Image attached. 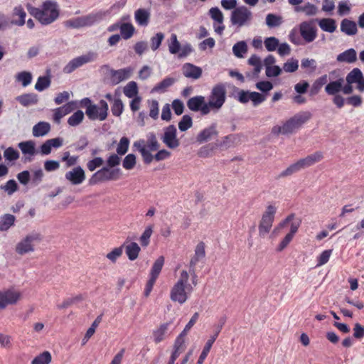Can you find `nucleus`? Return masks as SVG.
I'll return each instance as SVG.
<instances>
[{
    "label": "nucleus",
    "mask_w": 364,
    "mask_h": 364,
    "mask_svg": "<svg viewBox=\"0 0 364 364\" xmlns=\"http://www.w3.org/2000/svg\"><path fill=\"white\" fill-rule=\"evenodd\" d=\"M27 10L43 26L53 23L60 16L58 4L50 0L44 1L39 7L28 4Z\"/></svg>",
    "instance_id": "1"
},
{
    "label": "nucleus",
    "mask_w": 364,
    "mask_h": 364,
    "mask_svg": "<svg viewBox=\"0 0 364 364\" xmlns=\"http://www.w3.org/2000/svg\"><path fill=\"white\" fill-rule=\"evenodd\" d=\"M311 116L310 112H300L287 120L282 126H274L272 129V134L277 136L280 134L284 135L293 134L309 121Z\"/></svg>",
    "instance_id": "2"
},
{
    "label": "nucleus",
    "mask_w": 364,
    "mask_h": 364,
    "mask_svg": "<svg viewBox=\"0 0 364 364\" xmlns=\"http://www.w3.org/2000/svg\"><path fill=\"white\" fill-rule=\"evenodd\" d=\"M189 274L186 270L181 272L180 277L173 286L170 291V299L180 304H184L188 299V295L192 292L193 287L188 284Z\"/></svg>",
    "instance_id": "3"
},
{
    "label": "nucleus",
    "mask_w": 364,
    "mask_h": 364,
    "mask_svg": "<svg viewBox=\"0 0 364 364\" xmlns=\"http://www.w3.org/2000/svg\"><path fill=\"white\" fill-rule=\"evenodd\" d=\"M133 146L141 154L144 163L150 164L154 160V156L151 152L157 151L160 144L156 134L154 132H149L146 135V141L144 139L136 141Z\"/></svg>",
    "instance_id": "4"
},
{
    "label": "nucleus",
    "mask_w": 364,
    "mask_h": 364,
    "mask_svg": "<svg viewBox=\"0 0 364 364\" xmlns=\"http://www.w3.org/2000/svg\"><path fill=\"white\" fill-rule=\"evenodd\" d=\"M226 86L223 83L215 85L208 96L207 105L210 111H219L226 100Z\"/></svg>",
    "instance_id": "5"
},
{
    "label": "nucleus",
    "mask_w": 364,
    "mask_h": 364,
    "mask_svg": "<svg viewBox=\"0 0 364 364\" xmlns=\"http://www.w3.org/2000/svg\"><path fill=\"white\" fill-rule=\"evenodd\" d=\"M121 176L122 171L119 168H109V167L104 166L91 176L88 183L90 186H94L101 182L117 181Z\"/></svg>",
    "instance_id": "6"
},
{
    "label": "nucleus",
    "mask_w": 364,
    "mask_h": 364,
    "mask_svg": "<svg viewBox=\"0 0 364 364\" xmlns=\"http://www.w3.org/2000/svg\"><path fill=\"white\" fill-rule=\"evenodd\" d=\"M277 208L272 205H267L265 211L262 213L259 221L258 230L260 237H265L270 232L274 220Z\"/></svg>",
    "instance_id": "7"
},
{
    "label": "nucleus",
    "mask_w": 364,
    "mask_h": 364,
    "mask_svg": "<svg viewBox=\"0 0 364 364\" xmlns=\"http://www.w3.org/2000/svg\"><path fill=\"white\" fill-rule=\"evenodd\" d=\"M42 236L37 232H33L26 235L16 246V252L20 255H23L34 251L35 242H41Z\"/></svg>",
    "instance_id": "8"
},
{
    "label": "nucleus",
    "mask_w": 364,
    "mask_h": 364,
    "mask_svg": "<svg viewBox=\"0 0 364 364\" xmlns=\"http://www.w3.org/2000/svg\"><path fill=\"white\" fill-rule=\"evenodd\" d=\"M13 17L18 16L19 18L11 19V21L4 14H0V31L4 30L12 25L22 26L26 23V13L21 6H16L12 13Z\"/></svg>",
    "instance_id": "9"
},
{
    "label": "nucleus",
    "mask_w": 364,
    "mask_h": 364,
    "mask_svg": "<svg viewBox=\"0 0 364 364\" xmlns=\"http://www.w3.org/2000/svg\"><path fill=\"white\" fill-rule=\"evenodd\" d=\"M98 54L94 51H89L87 53L71 60L64 68L63 73L70 74L84 64L93 62L97 60Z\"/></svg>",
    "instance_id": "10"
},
{
    "label": "nucleus",
    "mask_w": 364,
    "mask_h": 364,
    "mask_svg": "<svg viewBox=\"0 0 364 364\" xmlns=\"http://www.w3.org/2000/svg\"><path fill=\"white\" fill-rule=\"evenodd\" d=\"M102 18V14L101 13L92 14L87 16L68 20L65 21V26L73 28L89 26L101 20Z\"/></svg>",
    "instance_id": "11"
},
{
    "label": "nucleus",
    "mask_w": 364,
    "mask_h": 364,
    "mask_svg": "<svg viewBox=\"0 0 364 364\" xmlns=\"http://www.w3.org/2000/svg\"><path fill=\"white\" fill-rule=\"evenodd\" d=\"M164 264V257L163 256L159 257L154 262L151 269L149 279L146 284V288L144 290L145 296H148L152 291L153 287L163 268Z\"/></svg>",
    "instance_id": "12"
},
{
    "label": "nucleus",
    "mask_w": 364,
    "mask_h": 364,
    "mask_svg": "<svg viewBox=\"0 0 364 364\" xmlns=\"http://www.w3.org/2000/svg\"><path fill=\"white\" fill-rule=\"evenodd\" d=\"M108 105L106 101L101 100L100 107L97 105L90 106L86 109V114L90 120L99 119L103 121L107 117Z\"/></svg>",
    "instance_id": "13"
},
{
    "label": "nucleus",
    "mask_w": 364,
    "mask_h": 364,
    "mask_svg": "<svg viewBox=\"0 0 364 364\" xmlns=\"http://www.w3.org/2000/svg\"><path fill=\"white\" fill-rule=\"evenodd\" d=\"M226 322V317H222L219 320V323L215 326V333L210 336V338L206 342L200 356L198 360L197 363L198 364H203L204 362V360L206 358L208 353L210 352L213 344L215 341L216 338H218L219 333H220L223 326L225 325Z\"/></svg>",
    "instance_id": "14"
},
{
    "label": "nucleus",
    "mask_w": 364,
    "mask_h": 364,
    "mask_svg": "<svg viewBox=\"0 0 364 364\" xmlns=\"http://www.w3.org/2000/svg\"><path fill=\"white\" fill-rule=\"evenodd\" d=\"M299 32L304 41L307 43L313 42L317 36V28L313 21L301 22L299 24Z\"/></svg>",
    "instance_id": "15"
},
{
    "label": "nucleus",
    "mask_w": 364,
    "mask_h": 364,
    "mask_svg": "<svg viewBox=\"0 0 364 364\" xmlns=\"http://www.w3.org/2000/svg\"><path fill=\"white\" fill-rule=\"evenodd\" d=\"M251 11L247 7L242 6L235 9L231 14L230 20L233 25L242 26L251 18Z\"/></svg>",
    "instance_id": "16"
},
{
    "label": "nucleus",
    "mask_w": 364,
    "mask_h": 364,
    "mask_svg": "<svg viewBox=\"0 0 364 364\" xmlns=\"http://www.w3.org/2000/svg\"><path fill=\"white\" fill-rule=\"evenodd\" d=\"M187 107L193 112L200 111L203 115H207L210 112L208 105L205 101V97L201 95L191 97L187 101Z\"/></svg>",
    "instance_id": "17"
},
{
    "label": "nucleus",
    "mask_w": 364,
    "mask_h": 364,
    "mask_svg": "<svg viewBox=\"0 0 364 364\" xmlns=\"http://www.w3.org/2000/svg\"><path fill=\"white\" fill-rule=\"evenodd\" d=\"M176 128L174 125H169L164 129V134L161 138L162 141L170 149H176L179 144V140L176 137Z\"/></svg>",
    "instance_id": "18"
},
{
    "label": "nucleus",
    "mask_w": 364,
    "mask_h": 364,
    "mask_svg": "<svg viewBox=\"0 0 364 364\" xmlns=\"http://www.w3.org/2000/svg\"><path fill=\"white\" fill-rule=\"evenodd\" d=\"M20 297L21 294L18 291L13 290L0 291V309H4L8 305L15 304Z\"/></svg>",
    "instance_id": "19"
},
{
    "label": "nucleus",
    "mask_w": 364,
    "mask_h": 364,
    "mask_svg": "<svg viewBox=\"0 0 364 364\" xmlns=\"http://www.w3.org/2000/svg\"><path fill=\"white\" fill-rule=\"evenodd\" d=\"M133 73V68L127 67L119 70H110V80L113 85H117L122 81L129 79Z\"/></svg>",
    "instance_id": "20"
},
{
    "label": "nucleus",
    "mask_w": 364,
    "mask_h": 364,
    "mask_svg": "<svg viewBox=\"0 0 364 364\" xmlns=\"http://www.w3.org/2000/svg\"><path fill=\"white\" fill-rule=\"evenodd\" d=\"M65 178L72 185H79L85 181V173L83 168L78 166L73 168L71 171L66 172Z\"/></svg>",
    "instance_id": "21"
},
{
    "label": "nucleus",
    "mask_w": 364,
    "mask_h": 364,
    "mask_svg": "<svg viewBox=\"0 0 364 364\" xmlns=\"http://www.w3.org/2000/svg\"><path fill=\"white\" fill-rule=\"evenodd\" d=\"M323 153L318 151L310 155H308L305 158L299 159L298 162L300 165V167H301V168L303 169L311 166L314 164L321 161L323 159Z\"/></svg>",
    "instance_id": "22"
},
{
    "label": "nucleus",
    "mask_w": 364,
    "mask_h": 364,
    "mask_svg": "<svg viewBox=\"0 0 364 364\" xmlns=\"http://www.w3.org/2000/svg\"><path fill=\"white\" fill-rule=\"evenodd\" d=\"M218 134V132L216 129V124H213L208 128L204 129L202 130L196 137V140L199 143H203L213 139L215 136H217Z\"/></svg>",
    "instance_id": "23"
},
{
    "label": "nucleus",
    "mask_w": 364,
    "mask_h": 364,
    "mask_svg": "<svg viewBox=\"0 0 364 364\" xmlns=\"http://www.w3.org/2000/svg\"><path fill=\"white\" fill-rule=\"evenodd\" d=\"M150 17V11L146 9H139L134 12V19L136 23L141 27H146L149 25Z\"/></svg>",
    "instance_id": "24"
},
{
    "label": "nucleus",
    "mask_w": 364,
    "mask_h": 364,
    "mask_svg": "<svg viewBox=\"0 0 364 364\" xmlns=\"http://www.w3.org/2000/svg\"><path fill=\"white\" fill-rule=\"evenodd\" d=\"M63 144V139L60 138H54L48 139L41 146V152L43 155L50 154L52 147L58 148Z\"/></svg>",
    "instance_id": "25"
},
{
    "label": "nucleus",
    "mask_w": 364,
    "mask_h": 364,
    "mask_svg": "<svg viewBox=\"0 0 364 364\" xmlns=\"http://www.w3.org/2000/svg\"><path fill=\"white\" fill-rule=\"evenodd\" d=\"M184 76L193 79H198L202 75V69L191 63H186L183 67Z\"/></svg>",
    "instance_id": "26"
},
{
    "label": "nucleus",
    "mask_w": 364,
    "mask_h": 364,
    "mask_svg": "<svg viewBox=\"0 0 364 364\" xmlns=\"http://www.w3.org/2000/svg\"><path fill=\"white\" fill-rule=\"evenodd\" d=\"M344 83L343 78H338L336 80L331 81L325 87V92L328 95H338V92L341 91L343 85Z\"/></svg>",
    "instance_id": "27"
},
{
    "label": "nucleus",
    "mask_w": 364,
    "mask_h": 364,
    "mask_svg": "<svg viewBox=\"0 0 364 364\" xmlns=\"http://www.w3.org/2000/svg\"><path fill=\"white\" fill-rule=\"evenodd\" d=\"M16 217L10 213H6L0 217V232L8 231L11 227L14 226Z\"/></svg>",
    "instance_id": "28"
},
{
    "label": "nucleus",
    "mask_w": 364,
    "mask_h": 364,
    "mask_svg": "<svg viewBox=\"0 0 364 364\" xmlns=\"http://www.w3.org/2000/svg\"><path fill=\"white\" fill-rule=\"evenodd\" d=\"M337 61L341 63H353L357 60V53L355 49L349 48L337 55Z\"/></svg>",
    "instance_id": "29"
},
{
    "label": "nucleus",
    "mask_w": 364,
    "mask_h": 364,
    "mask_svg": "<svg viewBox=\"0 0 364 364\" xmlns=\"http://www.w3.org/2000/svg\"><path fill=\"white\" fill-rule=\"evenodd\" d=\"M50 131V124L47 122H39L35 124L32 134L35 137L43 136Z\"/></svg>",
    "instance_id": "30"
},
{
    "label": "nucleus",
    "mask_w": 364,
    "mask_h": 364,
    "mask_svg": "<svg viewBox=\"0 0 364 364\" xmlns=\"http://www.w3.org/2000/svg\"><path fill=\"white\" fill-rule=\"evenodd\" d=\"M16 100L23 107L36 105L38 101V95L34 93H26L19 95Z\"/></svg>",
    "instance_id": "31"
},
{
    "label": "nucleus",
    "mask_w": 364,
    "mask_h": 364,
    "mask_svg": "<svg viewBox=\"0 0 364 364\" xmlns=\"http://www.w3.org/2000/svg\"><path fill=\"white\" fill-rule=\"evenodd\" d=\"M341 31L348 36H353L357 33L358 28L354 21L344 18L341 23Z\"/></svg>",
    "instance_id": "32"
},
{
    "label": "nucleus",
    "mask_w": 364,
    "mask_h": 364,
    "mask_svg": "<svg viewBox=\"0 0 364 364\" xmlns=\"http://www.w3.org/2000/svg\"><path fill=\"white\" fill-rule=\"evenodd\" d=\"M171 323V321L162 323L156 330L154 331L153 336L154 341L156 343H159L164 339L165 334L166 333Z\"/></svg>",
    "instance_id": "33"
},
{
    "label": "nucleus",
    "mask_w": 364,
    "mask_h": 364,
    "mask_svg": "<svg viewBox=\"0 0 364 364\" xmlns=\"http://www.w3.org/2000/svg\"><path fill=\"white\" fill-rule=\"evenodd\" d=\"M140 250V247L135 242H132L125 246L126 255L131 261H134L138 257Z\"/></svg>",
    "instance_id": "34"
},
{
    "label": "nucleus",
    "mask_w": 364,
    "mask_h": 364,
    "mask_svg": "<svg viewBox=\"0 0 364 364\" xmlns=\"http://www.w3.org/2000/svg\"><path fill=\"white\" fill-rule=\"evenodd\" d=\"M18 146L25 155L32 156L36 154L35 143L31 140L20 142Z\"/></svg>",
    "instance_id": "35"
},
{
    "label": "nucleus",
    "mask_w": 364,
    "mask_h": 364,
    "mask_svg": "<svg viewBox=\"0 0 364 364\" xmlns=\"http://www.w3.org/2000/svg\"><path fill=\"white\" fill-rule=\"evenodd\" d=\"M135 32V28L130 23H123L120 25V36L124 40L131 38Z\"/></svg>",
    "instance_id": "36"
},
{
    "label": "nucleus",
    "mask_w": 364,
    "mask_h": 364,
    "mask_svg": "<svg viewBox=\"0 0 364 364\" xmlns=\"http://www.w3.org/2000/svg\"><path fill=\"white\" fill-rule=\"evenodd\" d=\"M319 27L326 32L333 33L336 29V21L333 18H322L318 21Z\"/></svg>",
    "instance_id": "37"
},
{
    "label": "nucleus",
    "mask_w": 364,
    "mask_h": 364,
    "mask_svg": "<svg viewBox=\"0 0 364 364\" xmlns=\"http://www.w3.org/2000/svg\"><path fill=\"white\" fill-rule=\"evenodd\" d=\"M153 233V225H150L146 227L145 230H144L143 233L139 237V242L141 243V245L144 247H147L149 245L150 242V238Z\"/></svg>",
    "instance_id": "38"
},
{
    "label": "nucleus",
    "mask_w": 364,
    "mask_h": 364,
    "mask_svg": "<svg viewBox=\"0 0 364 364\" xmlns=\"http://www.w3.org/2000/svg\"><path fill=\"white\" fill-rule=\"evenodd\" d=\"M363 77L361 70L358 68H353L346 76V80L349 84L356 83Z\"/></svg>",
    "instance_id": "39"
},
{
    "label": "nucleus",
    "mask_w": 364,
    "mask_h": 364,
    "mask_svg": "<svg viewBox=\"0 0 364 364\" xmlns=\"http://www.w3.org/2000/svg\"><path fill=\"white\" fill-rule=\"evenodd\" d=\"M124 94L129 98H133L138 94L137 84L134 81H131L124 87Z\"/></svg>",
    "instance_id": "40"
},
{
    "label": "nucleus",
    "mask_w": 364,
    "mask_h": 364,
    "mask_svg": "<svg viewBox=\"0 0 364 364\" xmlns=\"http://www.w3.org/2000/svg\"><path fill=\"white\" fill-rule=\"evenodd\" d=\"M282 18L274 14H269L266 16V24L269 28L278 27L282 23Z\"/></svg>",
    "instance_id": "41"
},
{
    "label": "nucleus",
    "mask_w": 364,
    "mask_h": 364,
    "mask_svg": "<svg viewBox=\"0 0 364 364\" xmlns=\"http://www.w3.org/2000/svg\"><path fill=\"white\" fill-rule=\"evenodd\" d=\"M232 52L237 58H243L244 54L247 52V46L245 41H240L232 47Z\"/></svg>",
    "instance_id": "42"
},
{
    "label": "nucleus",
    "mask_w": 364,
    "mask_h": 364,
    "mask_svg": "<svg viewBox=\"0 0 364 364\" xmlns=\"http://www.w3.org/2000/svg\"><path fill=\"white\" fill-rule=\"evenodd\" d=\"M174 82V78L166 77L153 88L152 92H164L167 87L171 86Z\"/></svg>",
    "instance_id": "43"
},
{
    "label": "nucleus",
    "mask_w": 364,
    "mask_h": 364,
    "mask_svg": "<svg viewBox=\"0 0 364 364\" xmlns=\"http://www.w3.org/2000/svg\"><path fill=\"white\" fill-rule=\"evenodd\" d=\"M51 355L48 351H44L37 355L31 362V364H49L51 362Z\"/></svg>",
    "instance_id": "44"
},
{
    "label": "nucleus",
    "mask_w": 364,
    "mask_h": 364,
    "mask_svg": "<svg viewBox=\"0 0 364 364\" xmlns=\"http://www.w3.org/2000/svg\"><path fill=\"white\" fill-rule=\"evenodd\" d=\"M248 63L255 67L253 74L257 77L262 68L260 58L257 55H252L248 59Z\"/></svg>",
    "instance_id": "45"
},
{
    "label": "nucleus",
    "mask_w": 364,
    "mask_h": 364,
    "mask_svg": "<svg viewBox=\"0 0 364 364\" xmlns=\"http://www.w3.org/2000/svg\"><path fill=\"white\" fill-rule=\"evenodd\" d=\"M136 164V157L134 154H127L122 161V166L126 170H132Z\"/></svg>",
    "instance_id": "46"
},
{
    "label": "nucleus",
    "mask_w": 364,
    "mask_h": 364,
    "mask_svg": "<svg viewBox=\"0 0 364 364\" xmlns=\"http://www.w3.org/2000/svg\"><path fill=\"white\" fill-rule=\"evenodd\" d=\"M84 119V113L81 110H77L68 119V123L72 127L80 124Z\"/></svg>",
    "instance_id": "47"
},
{
    "label": "nucleus",
    "mask_w": 364,
    "mask_h": 364,
    "mask_svg": "<svg viewBox=\"0 0 364 364\" xmlns=\"http://www.w3.org/2000/svg\"><path fill=\"white\" fill-rule=\"evenodd\" d=\"M129 139L126 136L122 137L117 147V154L119 156L124 155L129 149Z\"/></svg>",
    "instance_id": "48"
},
{
    "label": "nucleus",
    "mask_w": 364,
    "mask_h": 364,
    "mask_svg": "<svg viewBox=\"0 0 364 364\" xmlns=\"http://www.w3.org/2000/svg\"><path fill=\"white\" fill-rule=\"evenodd\" d=\"M181 44L177 39L175 33L171 34L170 43H168V50L171 54H176L180 51Z\"/></svg>",
    "instance_id": "49"
},
{
    "label": "nucleus",
    "mask_w": 364,
    "mask_h": 364,
    "mask_svg": "<svg viewBox=\"0 0 364 364\" xmlns=\"http://www.w3.org/2000/svg\"><path fill=\"white\" fill-rule=\"evenodd\" d=\"M301 167L298 162V161L292 164H291L287 168L282 171L279 176V178H284L289 176L292 175L294 173H296L301 170Z\"/></svg>",
    "instance_id": "50"
},
{
    "label": "nucleus",
    "mask_w": 364,
    "mask_h": 364,
    "mask_svg": "<svg viewBox=\"0 0 364 364\" xmlns=\"http://www.w3.org/2000/svg\"><path fill=\"white\" fill-rule=\"evenodd\" d=\"M50 85V79L48 76H41L38 78L35 88L38 91H43L48 88Z\"/></svg>",
    "instance_id": "51"
},
{
    "label": "nucleus",
    "mask_w": 364,
    "mask_h": 364,
    "mask_svg": "<svg viewBox=\"0 0 364 364\" xmlns=\"http://www.w3.org/2000/svg\"><path fill=\"white\" fill-rule=\"evenodd\" d=\"M16 80L21 82L23 87H26L31 82L32 75L30 72L23 71L17 74Z\"/></svg>",
    "instance_id": "52"
},
{
    "label": "nucleus",
    "mask_w": 364,
    "mask_h": 364,
    "mask_svg": "<svg viewBox=\"0 0 364 364\" xmlns=\"http://www.w3.org/2000/svg\"><path fill=\"white\" fill-rule=\"evenodd\" d=\"M193 125V120L191 116L183 115L178 123V129L181 132H185L191 128Z\"/></svg>",
    "instance_id": "53"
},
{
    "label": "nucleus",
    "mask_w": 364,
    "mask_h": 364,
    "mask_svg": "<svg viewBox=\"0 0 364 364\" xmlns=\"http://www.w3.org/2000/svg\"><path fill=\"white\" fill-rule=\"evenodd\" d=\"M164 38V34L161 32L157 33L155 36L151 38V48L152 50L155 51L160 47Z\"/></svg>",
    "instance_id": "54"
},
{
    "label": "nucleus",
    "mask_w": 364,
    "mask_h": 364,
    "mask_svg": "<svg viewBox=\"0 0 364 364\" xmlns=\"http://www.w3.org/2000/svg\"><path fill=\"white\" fill-rule=\"evenodd\" d=\"M0 188L9 195H12L18 190V184L15 180L11 179L9 180L5 185H1Z\"/></svg>",
    "instance_id": "55"
},
{
    "label": "nucleus",
    "mask_w": 364,
    "mask_h": 364,
    "mask_svg": "<svg viewBox=\"0 0 364 364\" xmlns=\"http://www.w3.org/2000/svg\"><path fill=\"white\" fill-rule=\"evenodd\" d=\"M124 105L122 101L119 99H114L113 100V104L111 107V111L113 115L119 117L122 114L123 112Z\"/></svg>",
    "instance_id": "56"
},
{
    "label": "nucleus",
    "mask_w": 364,
    "mask_h": 364,
    "mask_svg": "<svg viewBox=\"0 0 364 364\" xmlns=\"http://www.w3.org/2000/svg\"><path fill=\"white\" fill-rule=\"evenodd\" d=\"M123 245L113 249L110 252L107 254L106 257L112 263H115L117 259L122 255Z\"/></svg>",
    "instance_id": "57"
},
{
    "label": "nucleus",
    "mask_w": 364,
    "mask_h": 364,
    "mask_svg": "<svg viewBox=\"0 0 364 364\" xmlns=\"http://www.w3.org/2000/svg\"><path fill=\"white\" fill-rule=\"evenodd\" d=\"M4 156L6 160L14 161L17 160L20 155L17 150L14 149L13 147H9L4 151Z\"/></svg>",
    "instance_id": "58"
},
{
    "label": "nucleus",
    "mask_w": 364,
    "mask_h": 364,
    "mask_svg": "<svg viewBox=\"0 0 364 364\" xmlns=\"http://www.w3.org/2000/svg\"><path fill=\"white\" fill-rule=\"evenodd\" d=\"M266 49L268 51H274L279 46V40L275 37H269L264 41Z\"/></svg>",
    "instance_id": "59"
},
{
    "label": "nucleus",
    "mask_w": 364,
    "mask_h": 364,
    "mask_svg": "<svg viewBox=\"0 0 364 364\" xmlns=\"http://www.w3.org/2000/svg\"><path fill=\"white\" fill-rule=\"evenodd\" d=\"M296 11H304L307 16H314L316 14L318 9L315 5L307 3L304 6L296 8Z\"/></svg>",
    "instance_id": "60"
},
{
    "label": "nucleus",
    "mask_w": 364,
    "mask_h": 364,
    "mask_svg": "<svg viewBox=\"0 0 364 364\" xmlns=\"http://www.w3.org/2000/svg\"><path fill=\"white\" fill-rule=\"evenodd\" d=\"M250 100L252 102L255 107L262 103L266 100V95L257 92H250Z\"/></svg>",
    "instance_id": "61"
},
{
    "label": "nucleus",
    "mask_w": 364,
    "mask_h": 364,
    "mask_svg": "<svg viewBox=\"0 0 364 364\" xmlns=\"http://www.w3.org/2000/svg\"><path fill=\"white\" fill-rule=\"evenodd\" d=\"M210 17L219 23L223 22V14L218 7H213L209 10Z\"/></svg>",
    "instance_id": "62"
},
{
    "label": "nucleus",
    "mask_w": 364,
    "mask_h": 364,
    "mask_svg": "<svg viewBox=\"0 0 364 364\" xmlns=\"http://www.w3.org/2000/svg\"><path fill=\"white\" fill-rule=\"evenodd\" d=\"M250 91L243 90H237V95L235 97L241 103L245 104L250 101Z\"/></svg>",
    "instance_id": "63"
},
{
    "label": "nucleus",
    "mask_w": 364,
    "mask_h": 364,
    "mask_svg": "<svg viewBox=\"0 0 364 364\" xmlns=\"http://www.w3.org/2000/svg\"><path fill=\"white\" fill-rule=\"evenodd\" d=\"M298 60L291 58L284 64L283 69L287 73H293L298 69Z\"/></svg>",
    "instance_id": "64"
}]
</instances>
